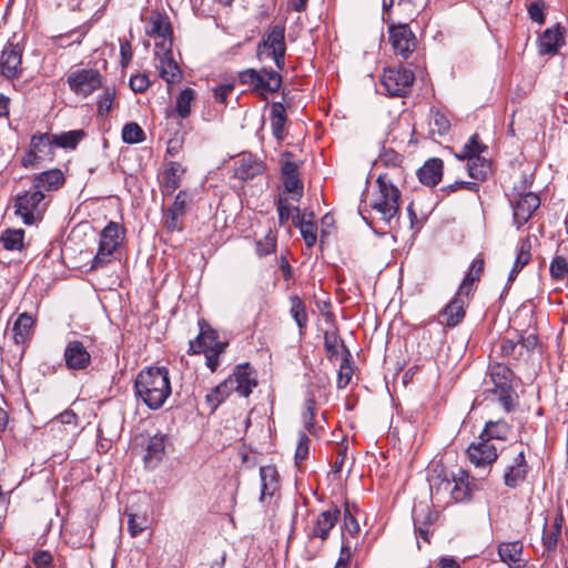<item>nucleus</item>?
Instances as JSON below:
<instances>
[{
  "label": "nucleus",
  "instance_id": "nucleus-1",
  "mask_svg": "<svg viewBox=\"0 0 568 568\" xmlns=\"http://www.w3.org/2000/svg\"><path fill=\"white\" fill-rule=\"evenodd\" d=\"M49 202L50 200L42 191L31 186L30 190L17 196L14 212L26 225H33L43 219Z\"/></svg>",
  "mask_w": 568,
  "mask_h": 568
},
{
  "label": "nucleus",
  "instance_id": "nucleus-2",
  "mask_svg": "<svg viewBox=\"0 0 568 568\" xmlns=\"http://www.w3.org/2000/svg\"><path fill=\"white\" fill-rule=\"evenodd\" d=\"M377 184L379 193L373 201L372 209L379 215L381 220L389 223L399 209L400 192L388 174H381Z\"/></svg>",
  "mask_w": 568,
  "mask_h": 568
},
{
  "label": "nucleus",
  "instance_id": "nucleus-3",
  "mask_svg": "<svg viewBox=\"0 0 568 568\" xmlns=\"http://www.w3.org/2000/svg\"><path fill=\"white\" fill-rule=\"evenodd\" d=\"M125 230L116 222H109L101 231L98 252L92 261L91 268L102 267L109 264L114 252L123 242Z\"/></svg>",
  "mask_w": 568,
  "mask_h": 568
},
{
  "label": "nucleus",
  "instance_id": "nucleus-4",
  "mask_svg": "<svg viewBox=\"0 0 568 568\" xmlns=\"http://www.w3.org/2000/svg\"><path fill=\"white\" fill-rule=\"evenodd\" d=\"M239 80L242 84L251 87L261 95L276 92L282 84V78L276 71H267L262 69H247L239 74Z\"/></svg>",
  "mask_w": 568,
  "mask_h": 568
},
{
  "label": "nucleus",
  "instance_id": "nucleus-5",
  "mask_svg": "<svg viewBox=\"0 0 568 568\" xmlns=\"http://www.w3.org/2000/svg\"><path fill=\"white\" fill-rule=\"evenodd\" d=\"M148 36L155 39L154 52L160 53V50L172 49V27L169 17L158 10H153L148 19L145 27Z\"/></svg>",
  "mask_w": 568,
  "mask_h": 568
},
{
  "label": "nucleus",
  "instance_id": "nucleus-6",
  "mask_svg": "<svg viewBox=\"0 0 568 568\" xmlns=\"http://www.w3.org/2000/svg\"><path fill=\"white\" fill-rule=\"evenodd\" d=\"M264 50L272 55L277 69L282 70L285 64L286 51L284 23H277L268 28L262 42L258 44V51L262 53Z\"/></svg>",
  "mask_w": 568,
  "mask_h": 568
},
{
  "label": "nucleus",
  "instance_id": "nucleus-7",
  "mask_svg": "<svg viewBox=\"0 0 568 568\" xmlns=\"http://www.w3.org/2000/svg\"><path fill=\"white\" fill-rule=\"evenodd\" d=\"M433 473L432 478H428L430 498L435 507H440L450 503L455 478H449L443 466L435 462H433Z\"/></svg>",
  "mask_w": 568,
  "mask_h": 568
},
{
  "label": "nucleus",
  "instance_id": "nucleus-8",
  "mask_svg": "<svg viewBox=\"0 0 568 568\" xmlns=\"http://www.w3.org/2000/svg\"><path fill=\"white\" fill-rule=\"evenodd\" d=\"M388 41L392 44L395 54L407 59L417 47V40L408 24H389L388 26Z\"/></svg>",
  "mask_w": 568,
  "mask_h": 568
},
{
  "label": "nucleus",
  "instance_id": "nucleus-9",
  "mask_svg": "<svg viewBox=\"0 0 568 568\" xmlns=\"http://www.w3.org/2000/svg\"><path fill=\"white\" fill-rule=\"evenodd\" d=\"M52 136L49 133L34 134L31 138L28 152L22 158L24 168H32L40 162L53 159Z\"/></svg>",
  "mask_w": 568,
  "mask_h": 568
},
{
  "label": "nucleus",
  "instance_id": "nucleus-10",
  "mask_svg": "<svg viewBox=\"0 0 568 568\" xmlns=\"http://www.w3.org/2000/svg\"><path fill=\"white\" fill-rule=\"evenodd\" d=\"M414 82V73L407 69H385L381 84L389 95H405Z\"/></svg>",
  "mask_w": 568,
  "mask_h": 568
},
{
  "label": "nucleus",
  "instance_id": "nucleus-11",
  "mask_svg": "<svg viewBox=\"0 0 568 568\" xmlns=\"http://www.w3.org/2000/svg\"><path fill=\"white\" fill-rule=\"evenodd\" d=\"M68 84L75 94L88 97L102 87V75L94 69H80L68 77Z\"/></svg>",
  "mask_w": 568,
  "mask_h": 568
},
{
  "label": "nucleus",
  "instance_id": "nucleus-12",
  "mask_svg": "<svg viewBox=\"0 0 568 568\" xmlns=\"http://www.w3.org/2000/svg\"><path fill=\"white\" fill-rule=\"evenodd\" d=\"M22 49L18 44H8L0 55V77L8 81L19 79L23 73Z\"/></svg>",
  "mask_w": 568,
  "mask_h": 568
},
{
  "label": "nucleus",
  "instance_id": "nucleus-13",
  "mask_svg": "<svg viewBox=\"0 0 568 568\" xmlns=\"http://www.w3.org/2000/svg\"><path fill=\"white\" fill-rule=\"evenodd\" d=\"M136 390H171L169 372L165 367H148L135 379Z\"/></svg>",
  "mask_w": 568,
  "mask_h": 568
},
{
  "label": "nucleus",
  "instance_id": "nucleus-14",
  "mask_svg": "<svg viewBox=\"0 0 568 568\" xmlns=\"http://www.w3.org/2000/svg\"><path fill=\"white\" fill-rule=\"evenodd\" d=\"M223 386L226 390H252L257 386V375L250 364L237 365Z\"/></svg>",
  "mask_w": 568,
  "mask_h": 568
},
{
  "label": "nucleus",
  "instance_id": "nucleus-15",
  "mask_svg": "<svg viewBox=\"0 0 568 568\" xmlns=\"http://www.w3.org/2000/svg\"><path fill=\"white\" fill-rule=\"evenodd\" d=\"M339 509L336 506L322 511L312 526L307 529V537L310 539L320 538L322 541L328 538L329 531L335 526L339 517Z\"/></svg>",
  "mask_w": 568,
  "mask_h": 568
},
{
  "label": "nucleus",
  "instance_id": "nucleus-16",
  "mask_svg": "<svg viewBox=\"0 0 568 568\" xmlns=\"http://www.w3.org/2000/svg\"><path fill=\"white\" fill-rule=\"evenodd\" d=\"M477 444H471L468 449V458L476 468L491 465L498 457L497 448L489 440L478 437Z\"/></svg>",
  "mask_w": 568,
  "mask_h": 568
},
{
  "label": "nucleus",
  "instance_id": "nucleus-17",
  "mask_svg": "<svg viewBox=\"0 0 568 568\" xmlns=\"http://www.w3.org/2000/svg\"><path fill=\"white\" fill-rule=\"evenodd\" d=\"M510 202L514 209V220L518 227L524 225L540 205L539 197L532 192L519 194Z\"/></svg>",
  "mask_w": 568,
  "mask_h": 568
},
{
  "label": "nucleus",
  "instance_id": "nucleus-18",
  "mask_svg": "<svg viewBox=\"0 0 568 568\" xmlns=\"http://www.w3.org/2000/svg\"><path fill=\"white\" fill-rule=\"evenodd\" d=\"M156 59V69L159 71V75L168 83L174 84L181 81L182 71L178 64V62L173 58L172 49L170 50H160V53H155Z\"/></svg>",
  "mask_w": 568,
  "mask_h": 568
},
{
  "label": "nucleus",
  "instance_id": "nucleus-19",
  "mask_svg": "<svg viewBox=\"0 0 568 568\" xmlns=\"http://www.w3.org/2000/svg\"><path fill=\"white\" fill-rule=\"evenodd\" d=\"M200 334L190 342V352L199 354L206 351L224 352L226 344L217 341V332L209 325L200 324Z\"/></svg>",
  "mask_w": 568,
  "mask_h": 568
},
{
  "label": "nucleus",
  "instance_id": "nucleus-20",
  "mask_svg": "<svg viewBox=\"0 0 568 568\" xmlns=\"http://www.w3.org/2000/svg\"><path fill=\"white\" fill-rule=\"evenodd\" d=\"M467 298L468 297L456 293L454 298L439 312V323L448 327L458 325L465 317Z\"/></svg>",
  "mask_w": 568,
  "mask_h": 568
},
{
  "label": "nucleus",
  "instance_id": "nucleus-21",
  "mask_svg": "<svg viewBox=\"0 0 568 568\" xmlns=\"http://www.w3.org/2000/svg\"><path fill=\"white\" fill-rule=\"evenodd\" d=\"M64 361L69 369H84L91 363V355L81 342L71 341L64 349Z\"/></svg>",
  "mask_w": 568,
  "mask_h": 568
},
{
  "label": "nucleus",
  "instance_id": "nucleus-22",
  "mask_svg": "<svg viewBox=\"0 0 568 568\" xmlns=\"http://www.w3.org/2000/svg\"><path fill=\"white\" fill-rule=\"evenodd\" d=\"M528 465L525 459V454L520 450L514 458L513 463L508 465L504 474V484L509 488H516L523 484L527 477Z\"/></svg>",
  "mask_w": 568,
  "mask_h": 568
},
{
  "label": "nucleus",
  "instance_id": "nucleus-23",
  "mask_svg": "<svg viewBox=\"0 0 568 568\" xmlns=\"http://www.w3.org/2000/svg\"><path fill=\"white\" fill-rule=\"evenodd\" d=\"M234 176L241 180H250L264 171V164L252 154H242L235 161Z\"/></svg>",
  "mask_w": 568,
  "mask_h": 568
},
{
  "label": "nucleus",
  "instance_id": "nucleus-24",
  "mask_svg": "<svg viewBox=\"0 0 568 568\" xmlns=\"http://www.w3.org/2000/svg\"><path fill=\"white\" fill-rule=\"evenodd\" d=\"M523 551L524 545L519 540L501 542L498 545V556L509 568H521L525 565Z\"/></svg>",
  "mask_w": 568,
  "mask_h": 568
},
{
  "label": "nucleus",
  "instance_id": "nucleus-25",
  "mask_svg": "<svg viewBox=\"0 0 568 568\" xmlns=\"http://www.w3.org/2000/svg\"><path fill=\"white\" fill-rule=\"evenodd\" d=\"M260 501L264 504L267 498H272L275 495V493L280 489V476L275 466L266 465L260 468Z\"/></svg>",
  "mask_w": 568,
  "mask_h": 568
},
{
  "label": "nucleus",
  "instance_id": "nucleus-26",
  "mask_svg": "<svg viewBox=\"0 0 568 568\" xmlns=\"http://www.w3.org/2000/svg\"><path fill=\"white\" fill-rule=\"evenodd\" d=\"M489 376L496 387L495 390H513L518 386L514 372L504 364L490 365Z\"/></svg>",
  "mask_w": 568,
  "mask_h": 568
},
{
  "label": "nucleus",
  "instance_id": "nucleus-27",
  "mask_svg": "<svg viewBox=\"0 0 568 568\" xmlns=\"http://www.w3.org/2000/svg\"><path fill=\"white\" fill-rule=\"evenodd\" d=\"M185 168L179 162H170L163 172L161 190L164 195H171L180 187Z\"/></svg>",
  "mask_w": 568,
  "mask_h": 568
},
{
  "label": "nucleus",
  "instance_id": "nucleus-28",
  "mask_svg": "<svg viewBox=\"0 0 568 568\" xmlns=\"http://www.w3.org/2000/svg\"><path fill=\"white\" fill-rule=\"evenodd\" d=\"M538 42L540 54H555L565 43L562 28L557 24L554 29H546Z\"/></svg>",
  "mask_w": 568,
  "mask_h": 568
},
{
  "label": "nucleus",
  "instance_id": "nucleus-29",
  "mask_svg": "<svg viewBox=\"0 0 568 568\" xmlns=\"http://www.w3.org/2000/svg\"><path fill=\"white\" fill-rule=\"evenodd\" d=\"M166 435L158 433L150 437L144 455V463L148 467L154 468L163 459L165 455Z\"/></svg>",
  "mask_w": 568,
  "mask_h": 568
},
{
  "label": "nucleus",
  "instance_id": "nucleus-30",
  "mask_svg": "<svg viewBox=\"0 0 568 568\" xmlns=\"http://www.w3.org/2000/svg\"><path fill=\"white\" fill-rule=\"evenodd\" d=\"M64 181L63 172L59 169H54L44 171L34 176L32 186L42 192L43 190L50 192L60 189Z\"/></svg>",
  "mask_w": 568,
  "mask_h": 568
},
{
  "label": "nucleus",
  "instance_id": "nucleus-31",
  "mask_svg": "<svg viewBox=\"0 0 568 568\" xmlns=\"http://www.w3.org/2000/svg\"><path fill=\"white\" fill-rule=\"evenodd\" d=\"M296 227H298L305 244L308 247L315 245L317 241V226L314 222V214H297L295 221Z\"/></svg>",
  "mask_w": 568,
  "mask_h": 568
},
{
  "label": "nucleus",
  "instance_id": "nucleus-32",
  "mask_svg": "<svg viewBox=\"0 0 568 568\" xmlns=\"http://www.w3.org/2000/svg\"><path fill=\"white\" fill-rule=\"evenodd\" d=\"M415 546L417 550L422 549V542L426 541V515L424 513V504L422 501L414 505L412 510Z\"/></svg>",
  "mask_w": 568,
  "mask_h": 568
},
{
  "label": "nucleus",
  "instance_id": "nucleus-33",
  "mask_svg": "<svg viewBox=\"0 0 568 568\" xmlns=\"http://www.w3.org/2000/svg\"><path fill=\"white\" fill-rule=\"evenodd\" d=\"M34 320L28 313H22L18 316L13 325V338L17 344H26L31 334Z\"/></svg>",
  "mask_w": 568,
  "mask_h": 568
},
{
  "label": "nucleus",
  "instance_id": "nucleus-34",
  "mask_svg": "<svg viewBox=\"0 0 568 568\" xmlns=\"http://www.w3.org/2000/svg\"><path fill=\"white\" fill-rule=\"evenodd\" d=\"M467 170L471 179L484 181L491 172V163L484 156H470L467 160Z\"/></svg>",
  "mask_w": 568,
  "mask_h": 568
},
{
  "label": "nucleus",
  "instance_id": "nucleus-35",
  "mask_svg": "<svg viewBox=\"0 0 568 568\" xmlns=\"http://www.w3.org/2000/svg\"><path fill=\"white\" fill-rule=\"evenodd\" d=\"M510 426L505 420H489L486 423L480 438L491 442V439L506 440L510 434Z\"/></svg>",
  "mask_w": 568,
  "mask_h": 568
},
{
  "label": "nucleus",
  "instance_id": "nucleus-36",
  "mask_svg": "<svg viewBox=\"0 0 568 568\" xmlns=\"http://www.w3.org/2000/svg\"><path fill=\"white\" fill-rule=\"evenodd\" d=\"M53 148L74 150L80 141L85 136L83 130H72L59 134H51Z\"/></svg>",
  "mask_w": 568,
  "mask_h": 568
},
{
  "label": "nucleus",
  "instance_id": "nucleus-37",
  "mask_svg": "<svg viewBox=\"0 0 568 568\" xmlns=\"http://www.w3.org/2000/svg\"><path fill=\"white\" fill-rule=\"evenodd\" d=\"M484 261L480 258H476L473 261L469 271L467 272L465 278L460 283L457 293L464 295L466 297L469 296L471 292L473 284L480 278V274L483 272Z\"/></svg>",
  "mask_w": 568,
  "mask_h": 568
},
{
  "label": "nucleus",
  "instance_id": "nucleus-38",
  "mask_svg": "<svg viewBox=\"0 0 568 568\" xmlns=\"http://www.w3.org/2000/svg\"><path fill=\"white\" fill-rule=\"evenodd\" d=\"M286 122L285 108L282 103L277 102L271 109V126L274 136L282 141L284 139V126Z\"/></svg>",
  "mask_w": 568,
  "mask_h": 568
},
{
  "label": "nucleus",
  "instance_id": "nucleus-39",
  "mask_svg": "<svg viewBox=\"0 0 568 568\" xmlns=\"http://www.w3.org/2000/svg\"><path fill=\"white\" fill-rule=\"evenodd\" d=\"M549 273L554 281H567L568 282V260L556 254L549 265Z\"/></svg>",
  "mask_w": 568,
  "mask_h": 568
},
{
  "label": "nucleus",
  "instance_id": "nucleus-40",
  "mask_svg": "<svg viewBox=\"0 0 568 568\" xmlns=\"http://www.w3.org/2000/svg\"><path fill=\"white\" fill-rule=\"evenodd\" d=\"M324 345L331 359L337 357L339 352H342V358L351 357L348 349L335 334L325 333Z\"/></svg>",
  "mask_w": 568,
  "mask_h": 568
},
{
  "label": "nucleus",
  "instance_id": "nucleus-41",
  "mask_svg": "<svg viewBox=\"0 0 568 568\" xmlns=\"http://www.w3.org/2000/svg\"><path fill=\"white\" fill-rule=\"evenodd\" d=\"M195 99V91L193 89H184L176 98V112L184 119L191 113V104Z\"/></svg>",
  "mask_w": 568,
  "mask_h": 568
},
{
  "label": "nucleus",
  "instance_id": "nucleus-42",
  "mask_svg": "<svg viewBox=\"0 0 568 568\" xmlns=\"http://www.w3.org/2000/svg\"><path fill=\"white\" fill-rule=\"evenodd\" d=\"M291 310L290 313L294 321L296 322L298 328L302 331L307 325V314L305 310L304 303L301 301V298L296 295L291 296Z\"/></svg>",
  "mask_w": 568,
  "mask_h": 568
},
{
  "label": "nucleus",
  "instance_id": "nucleus-43",
  "mask_svg": "<svg viewBox=\"0 0 568 568\" xmlns=\"http://www.w3.org/2000/svg\"><path fill=\"white\" fill-rule=\"evenodd\" d=\"M531 260V241L529 236L521 239L518 243V251L514 266L516 270H523Z\"/></svg>",
  "mask_w": 568,
  "mask_h": 568
},
{
  "label": "nucleus",
  "instance_id": "nucleus-44",
  "mask_svg": "<svg viewBox=\"0 0 568 568\" xmlns=\"http://www.w3.org/2000/svg\"><path fill=\"white\" fill-rule=\"evenodd\" d=\"M487 146L479 142V135L473 134L469 141L464 145L463 151L457 158L459 160H469L470 156H481Z\"/></svg>",
  "mask_w": 568,
  "mask_h": 568
},
{
  "label": "nucleus",
  "instance_id": "nucleus-45",
  "mask_svg": "<svg viewBox=\"0 0 568 568\" xmlns=\"http://www.w3.org/2000/svg\"><path fill=\"white\" fill-rule=\"evenodd\" d=\"M122 139L129 144L141 143L145 140V133L138 123L131 122L123 126Z\"/></svg>",
  "mask_w": 568,
  "mask_h": 568
},
{
  "label": "nucleus",
  "instance_id": "nucleus-46",
  "mask_svg": "<svg viewBox=\"0 0 568 568\" xmlns=\"http://www.w3.org/2000/svg\"><path fill=\"white\" fill-rule=\"evenodd\" d=\"M179 212L173 211L172 209H166L163 212V225L168 232L182 231L183 229V219Z\"/></svg>",
  "mask_w": 568,
  "mask_h": 568
},
{
  "label": "nucleus",
  "instance_id": "nucleus-47",
  "mask_svg": "<svg viewBox=\"0 0 568 568\" xmlns=\"http://www.w3.org/2000/svg\"><path fill=\"white\" fill-rule=\"evenodd\" d=\"M115 100V90L113 88H106L98 99V114L100 116H106L112 110Z\"/></svg>",
  "mask_w": 568,
  "mask_h": 568
},
{
  "label": "nucleus",
  "instance_id": "nucleus-48",
  "mask_svg": "<svg viewBox=\"0 0 568 568\" xmlns=\"http://www.w3.org/2000/svg\"><path fill=\"white\" fill-rule=\"evenodd\" d=\"M149 408H160L171 393H134Z\"/></svg>",
  "mask_w": 568,
  "mask_h": 568
},
{
  "label": "nucleus",
  "instance_id": "nucleus-49",
  "mask_svg": "<svg viewBox=\"0 0 568 568\" xmlns=\"http://www.w3.org/2000/svg\"><path fill=\"white\" fill-rule=\"evenodd\" d=\"M443 170L444 163L440 159H428V186H435L442 181Z\"/></svg>",
  "mask_w": 568,
  "mask_h": 568
},
{
  "label": "nucleus",
  "instance_id": "nucleus-50",
  "mask_svg": "<svg viewBox=\"0 0 568 568\" xmlns=\"http://www.w3.org/2000/svg\"><path fill=\"white\" fill-rule=\"evenodd\" d=\"M24 232L22 230H8L2 235L3 246L7 250H18L23 244Z\"/></svg>",
  "mask_w": 568,
  "mask_h": 568
},
{
  "label": "nucleus",
  "instance_id": "nucleus-51",
  "mask_svg": "<svg viewBox=\"0 0 568 568\" xmlns=\"http://www.w3.org/2000/svg\"><path fill=\"white\" fill-rule=\"evenodd\" d=\"M354 369L349 363V357H343L339 365L337 387L339 389L346 388L352 381Z\"/></svg>",
  "mask_w": 568,
  "mask_h": 568
},
{
  "label": "nucleus",
  "instance_id": "nucleus-52",
  "mask_svg": "<svg viewBox=\"0 0 568 568\" xmlns=\"http://www.w3.org/2000/svg\"><path fill=\"white\" fill-rule=\"evenodd\" d=\"M276 236L271 231L256 242V253L260 257L270 255L275 252Z\"/></svg>",
  "mask_w": 568,
  "mask_h": 568
},
{
  "label": "nucleus",
  "instance_id": "nucleus-53",
  "mask_svg": "<svg viewBox=\"0 0 568 568\" xmlns=\"http://www.w3.org/2000/svg\"><path fill=\"white\" fill-rule=\"evenodd\" d=\"M470 497L471 489L469 488L468 484L464 480L454 479L450 501L454 500L456 503H462L470 499Z\"/></svg>",
  "mask_w": 568,
  "mask_h": 568
},
{
  "label": "nucleus",
  "instance_id": "nucleus-54",
  "mask_svg": "<svg viewBox=\"0 0 568 568\" xmlns=\"http://www.w3.org/2000/svg\"><path fill=\"white\" fill-rule=\"evenodd\" d=\"M284 189L292 195V199L297 201L302 197L303 185L298 179V175H291L283 178Z\"/></svg>",
  "mask_w": 568,
  "mask_h": 568
},
{
  "label": "nucleus",
  "instance_id": "nucleus-55",
  "mask_svg": "<svg viewBox=\"0 0 568 568\" xmlns=\"http://www.w3.org/2000/svg\"><path fill=\"white\" fill-rule=\"evenodd\" d=\"M128 516V531L131 537H136L146 528V518L135 514H126Z\"/></svg>",
  "mask_w": 568,
  "mask_h": 568
},
{
  "label": "nucleus",
  "instance_id": "nucleus-56",
  "mask_svg": "<svg viewBox=\"0 0 568 568\" xmlns=\"http://www.w3.org/2000/svg\"><path fill=\"white\" fill-rule=\"evenodd\" d=\"M316 409V402L314 398H307L303 406L302 418L305 428L312 432L314 428V416Z\"/></svg>",
  "mask_w": 568,
  "mask_h": 568
},
{
  "label": "nucleus",
  "instance_id": "nucleus-57",
  "mask_svg": "<svg viewBox=\"0 0 568 568\" xmlns=\"http://www.w3.org/2000/svg\"><path fill=\"white\" fill-rule=\"evenodd\" d=\"M430 112L433 115L434 125L436 128V130L435 129L432 130V133L437 132L439 135L446 134L450 129V121L447 118V115L439 112L438 110L437 111L432 110Z\"/></svg>",
  "mask_w": 568,
  "mask_h": 568
},
{
  "label": "nucleus",
  "instance_id": "nucleus-58",
  "mask_svg": "<svg viewBox=\"0 0 568 568\" xmlns=\"http://www.w3.org/2000/svg\"><path fill=\"white\" fill-rule=\"evenodd\" d=\"M560 534L557 527L544 529L542 544L546 550L552 551L556 549Z\"/></svg>",
  "mask_w": 568,
  "mask_h": 568
},
{
  "label": "nucleus",
  "instance_id": "nucleus-59",
  "mask_svg": "<svg viewBox=\"0 0 568 568\" xmlns=\"http://www.w3.org/2000/svg\"><path fill=\"white\" fill-rule=\"evenodd\" d=\"M282 178L298 175L297 165L293 160V154L285 152L281 155Z\"/></svg>",
  "mask_w": 568,
  "mask_h": 568
},
{
  "label": "nucleus",
  "instance_id": "nucleus-60",
  "mask_svg": "<svg viewBox=\"0 0 568 568\" xmlns=\"http://www.w3.org/2000/svg\"><path fill=\"white\" fill-rule=\"evenodd\" d=\"M499 354L503 357L517 356L518 342L510 338H503L498 345Z\"/></svg>",
  "mask_w": 568,
  "mask_h": 568
},
{
  "label": "nucleus",
  "instance_id": "nucleus-61",
  "mask_svg": "<svg viewBox=\"0 0 568 568\" xmlns=\"http://www.w3.org/2000/svg\"><path fill=\"white\" fill-rule=\"evenodd\" d=\"M191 201V196L187 191H180L175 199L173 204L170 206L175 212L181 213L182 215H185L186 206L189 202Z\"/></svg>",
  "mask_w": 568,
  "mask_h": 568
},
{
  "label": "nucleus",
  "instance_id": "nucleus-62",
  "mask_svg": "<svg viewBox=\"0 0 568 568\" xmlns=\"http://www.w3.org/2000/svg\"><path fill=\"white\" fill-rule=\"evenodd\" d=\"M499 404L503 408L509 413L513 412L518 405V395L517 393H500L498 397Z\"/></svg>",
  "mask_w": 568,
  "mask_h": 568
},
{
  "label": "nucleus",
  "instance_id": "nucleus-63",
  "mask_svg": "<svg viewBox=\"0 0 568 568\" xmlns=\"http://www.w3.org/2000/svg\"><path fill=\"white\" fill-rule=\"evenodd\" d=\"M130 87L136 93L144 92L150 87V80L146 74H136L131 77Z\"/></svg>",
  "mask_w": 568,
  "mask_h": 568
},
{
  "label": "nucleus",
  "instance_id": "nucleus-64",
  "mask_svg": "<svg viewBox=\"0 0 568 568\" xmlns=\"http://www.w3.org/2000/svg\"><path fill=\"white\" fill-rule=\"evenodd\" d=\"M32 561L37 568H49L52 556L49 551L38 550L33 554Z\"/></svg>",
  "mask_w": 568,
  "mask_h": 568
}]
</instances>
